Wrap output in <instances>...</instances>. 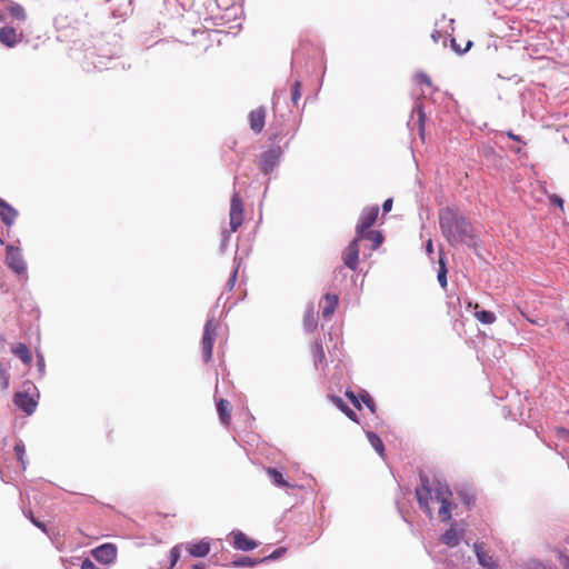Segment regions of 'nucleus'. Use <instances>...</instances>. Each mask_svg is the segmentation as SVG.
Instances as JSON below:
<instances>
[{
  "mask_svg": "<svg viewBox=\"0 0 569 569\" xmlns=\"http://www.w3.org/2000/svg\"><path fill=\"white\" fill-rule=\"evenodd\" d=\"M442 236L451 246H476V234L471 223L455 208H443L439 212Z\"/></svg>",
  "mask_w": 569,
  "mask_h": 569,
  "instance_id": "obj_1",
  "label": "nucleus"
},
{
  "mask_svg": "<svg viewBox=\"0 0 569 569\" xmlns=\"http://www.w3.org/2000/svg\"><path fill=\"white\" fill-rule=\"evenodd\" d=\"M416 497L419 507L427 513L429 518L432 517V510L429 506V502L430 500L435 499L441 505L438 511L440 520L447 522L451 519V512L453 508L451 501L452 492L447 486H439L435 491V496H432L429 479L427 477H421V486L416 489Z\"/></svg>",
  "mask_w": 569,
  "mask_h": 569,
  "instance_id": "obj_2",
  "label": "nucleus"
},
{
  "mask_svg": "<svg viewBox=\"0 0 569 569\" xmlns=\"http://www.w3.org/2000/svg\"><path fill=\"white\" fill-rule=\"evenodd\" d=\"M218 325L213 319H209L203 329V336L201 340V352L202 359L208 363L212 359V348L217 337Z\"/></svg>",
  "mask_w": 569,
  "mask_h": 569,
  "instance_id": "obj_3",
  "label": "nucleus"
},
{
  "mask_svg": "<svg viewBox=\"0 0 569 569\" xmlns=\"http://www.w3.org/2000/svg\"><path fill=\"white\" fill-rule=\"evenodd\" d=\"M6 264L14 273L22 276L27 271V264L22 257L21 249L12 244L6 247Z\"/></svg>",
  "mask_w": 569,
  "mask_h": 569,
  "instance_id": "obj_4",
  "label": "nucleus"
},
{
  "mask_svg": "<svg viewBox=\"0 0 569 569\" xmlns=\"http://www.w3.org/2000/svg\"><path fill=\"white\" fill-rule=\"evenodd\" d=\"M230 228L231 231H237L243 222V202L238 192H234L230 202Z\"/></svg>",
  "mask_w": 569,
  "mask_h": 569,
  "instance_id": "obj_5",
  "label": "nucleus"
},
{
  "mask_svg": "<svg viewBox=\"0 0 569 569\" xmlns=\"http://www.w3.org/2000/svg\"><path fill=\"white\" fill-rule=\"evenodd\" d=\"M362 239L359 237H356L342 251L341 258L343 261V264L352 270L356 271L359 264V242Z\"/></svg>",
  "mask_w": 569,
  "mask_h": 569,
  "instance_id": "obj_6",
  "label": "nucleus"
},
{
  "mask_svg": "<svg viewBox=\"0 0 569 569\" xmlns=\"http://www.w3.org/2000/svg\"><path fill=\"white\" fill-rule=\"evenodd\" d=\"M281 157L280 147H272L269 150L264 151L260 154L259 158V168L264 173H270L274 167L278 164L279 159Z\"/></svg>",
  "mask_w": 569,
  "mask_h": 569,
  "instance_id": "obj_7",
  "label": "nucleus"
},
{
  "mask_svg": "<svg viewBox=\"0 0 569 569\" xmlns=\"http://www.w3.org/2000/svg\"><path fill=\"white\" fill-rule=\"evenodd\" d=\"M379 208L377 206L363 210L359 223L356 227V237L363 239L366 231L373 226L378 219Z\"/></svg>",
  "mask_w": 569,
  "mask_h": 569,
  "instance_id": "obj_8",
  "label": "nucleus"
},
{
  "mask_svg": "<svg viewBox=\"0 0 569 569\" xmlns=\"http://www.w3.org/2000/svg\"><path fill=\"white\" fill-rule=\"evenodd\" d=\"M117 547L113 543H103L91 550L92 557L104 565H110L117 559Z\"/></svg>",
  "mask_w": 569,
  "mask_h": 569,
  "instance_id": "obj_9",
  "label": "nucleus"
},
{
  "mask_svg": "<svg viewBox=\"0 0 569 569\" xmlns=\"http://www.w3.org/2000/svg\"><path fill=\"white\" fill-rule=\"evenodd\" d=\"M23 34L18 33L13 27H2L0 28V42L8 47L12 48L18 44L22 40Z\"/></svg>",
  "mask_w": 569,
  "mask_h": 569,
  "instance_id": "obj_10",
  "label": "nucleus"
},
{
  "mask_svg": "<svg viewBox=\"0 0 569 569\" xmlns=\"http://www.w3.org/2000/svg\"><path fill=\"white\" fill-rule=\"evenodd\" d=\"M13 402L27 415L33 413L37 407V401L27 392H17L13 397Z\"/></svg>",
  "mask_w": 569,
  "mask_h": 569,
  "instance_id": "obj_11",
  "label": "nucleus"
},
{
  "mask_svg": "<svg viewBox=\"0 0 569 569\" xmlns=\"http://www.w3.org/2000/svg\"><path fill=\"white\" fill-rule=\"evenodd\" d=\"M231 536H232V546L237 550L250 551V550H253L258 546L254 540L249 538L242 531L232 532Z\"/></svg>",
  "mask_w": 569,
  "mask_h": 569,
  "instance_id": "obj_12",
  "label": "nucleus"
},
{
  "mask_svg": "<svg viewBox=\"0 0 569 569\" xmlns=\"http://www.w3.org/2000/svg\"><path fill=\"white\" fill-rule=\"evenodd\" d=\"M463 538V530L458 529L456 523H452L448 530L440 537V541L450 547H457Z\"/></svg>",
  "mask_w": 569,
  "mask_h": 569,
  "instance_id": "obj_13",
  "label": "nucleus"
},
{
  "mask_svg": "<svg viewBox=\"0 0 569 569\" xmlns=\"http://www.w3.org/2000/svg\"><path fill=\"white\" fill-rule=\"evenodd\" d=\"M186 550L188 551V553L194 558H202V557H206L210 550H211V545H210V541L204 538V539H201L197 542H191V543H188L186 545Z\"/></svg>",
  "mask_w": 569,
  "mask_h": 569,
  "instance_id": "obj_14",
  "label": "nucleus"
},
{
  "mask_svg": "<svg viewBox=\"0 0 569 569\" xmlns=\"http://www.w3.org/2000/svg\"><path fill=\"white\" fill-rule=\"evenodd\" d=\"M264 122H266V109L263 107H259L249 113L250 129L253 132L260 133L263 130Z\"/></svg>",
  "mask_w": 569,
  "mask_h": 569,
  "instance_id": "obj_15",
  "label": "nucleus"
},
{
  "mask_svg": "<svg viewBox=\"0 0 569 569\" xmlns=\"http://www.w3.org/2000/svg\"><path fill=\"white\" fill-rule=\"evenodd\" d=\"M18 214V211L12 206L0 198V219L8 228L13 226Z\"/></svg>",
  "mask_w": 569,
  "mask_h": 569,
  "instance_id": "obj_16",
  "label": "nucleus"
},
{
  "mask_svg": "<svg viewBox=\"0 0 569 569\" xmlns=\"http://www.w3.org/2000/svg\"><path fill=\"white\" fill-rule=\"evenodd\" d=\"M338 306V296L326 293L323 298L322 316L323 318L331 317Z\"/></svg>",
  "mask_w": 569,
  "mask_h": 569,
  "instance_id": "obj_17",
  "label": "nucleus"
},
{
  "mask_svg": "<svg viewBox=\"0 0 569 569\" xmlns=\"http://www.w3.org/2000/svg\"><path fill=\"white\" fill-rule=\"evenodd\" d=\"M217 411L220 418V421L228 426L231 419V405L226 399H220L217 403Z\"/></svg>",
  "mask_w": 569,
  "mask_h": 569,
  "instance_id": "obj_18",
  "label": "nucleus"
},
{
  "mask_svg": "<svg viewBox=\"0 0 569 569\" xmlns=\"http://www.w3.org/2000/svg\"><path fill=\"white\" fill-rule=\"evenodd\" d=\"M7 12L10 14L11 18L23 22L27 19L26 10L19 3H16L11 0H8L7 2Z\"/></svg>",
  "mask_w": 569,
  "mask_h": 569,
  "instance_id": "obj_19",
  "label": "nucleus"
},
{
  "mask_svg": "<svg viewBox=\"0 0 569 569\" xmlns=\"http://www.w3.org/2000/svg\"><path fill=\"white\" fill-rule=\"evenodd\" d=\"M475 552L477 555L478 561L481 566L492 569L496 567V562L492 557L489 556L482 548L480 543H475L473 546Z\"/></svg>",
  "mask_w": 569,
  "mask_h": 569,
  "instance_id": "obj_20",
  "label": "nucleus"
},
{
  "mask_svg": "<svg viewBox=\"0 0 569 569\" xmlns=\"http://www.w3.org/2000/svg\"><path fill=\"white\" fill-rule=\"evenodd\" d=\"M12 353L17 356L23 363L30 365L32 361V355L29 348L24 343H18L11 349Z\"/></svg>",
  "mask_w": 569,
  "mask_h": 569,
  "instance_id": "obj_21",
  "label": "nucleus"
},
{
  "mask_svg": "<svg viewBox=\"0 0 569 569\" xmlns=\"http://www.w3.org/2000/svg\"><path fill=\"white\" fill-rule=\"evenodd\" d=\"M267 475L270 477L272 483L277 487H291L290 483L283 478L282 473L274 468H267Z\"/></svg>",
  "mask_w": 569,
  "mask_h": 569,
  "instance_id": "obj_22",
  "label": "nucleus"
},
{
  "mask_svg": "<svg viewBox=\"0 0 569 569\" xmlns=\"http://www.w3.org/2000/svg\"><path fill=\"white\" fill-rule=\"evenodd\" d=\"M363 239H368L371 241V250H377L383 242L385 238L382 233L378 230H369L363 234Z\"/></svg>",
  "mask_w": 569,
  "mask_h": 569,
  "instance_id": "obj_23",
  "label": "nucleus"
},
{
  "mask_svg": "<svg viewBox=\"0 0 569 569\" xmlns=\"http://www.w3.org/2000/svg\"><path fill=\"white\" fill-rule=\"evenodd\" d=\"M330 399L332 400V402L352 421L355 422H358V417L356 415V412L350 409L343 401L341 398L339 397H336V396H332L330 397Z\"/></svg>",
  "mask_w": 569,
  "mask_h": 569,
  "instance_id": "obj_24",
  "label": "nucleus"
},
{
  "mask_svg": "<svg viewBox=\"0 0 569 569\" xmlns=\"http://www.w3.org/2000/svg\"><path fill=\"white\" fill-rule=\"evenodd\" d=\"M312 360L316 367L321 365L326 360V353L320 342L316 341L311 346Z\"/></svg>",
  "mask_w": 569,
  "mask_h": 569,
  "instance_id": "obj_25",
  "label": "nucleus"
},
{
  "mask_svg": "<svg viewBox=\"0 0 569 569\" xmlns=\"http://www.w3.org/2000/svg\"><path fill=\"white\" fill-rule=\"evenodd\" d=\"M475 318L483 325H492L496 321V315L492 311L478 310L473 312Z\"/></svg>",
  "mask_w": 569,
  "mask_h": 569,
  "instance_id": "obj_26",
  "label": "nucleus"
},
{
  "mask_svg": "<svg viewBox=\"0 0 569 569\" xmlns=\"http://www.w3.org/2000/svg\"><path fill=\"white\" fill-rule=\"evenodd\" d=\"M367 438H368L370 445L375 448V450L381 457H383L385 456V446H383V442L380 439V437L378 435H376L375 432H372V431H368L367 432Z\"/></svg>",
  "mask_w": 569,
  "mask_h": 569,
  "instance_id": "obj_27",
  "label": "nucleus"
},
{
  "mask_svg": "<svg viewBox=\"0 0 569 569\" xmlns=\"http://www.w3.org/2000/svg\"><path fill=\"white\" fill-rule=\"evenodd\" d=\"M10 385V373L8 367L0 362V390L6 391Z\"/></svg>",
  "mask_w": 569,
  "mask_h": 569,
  "instance_id": "obj_28",
  "label": "nucleus"
},
{
  "mask_svg": "<svg viewBox=\"0 0 569 569\" xmlns=\"http://www.w3.org/2000/svg\"><path fill=\"white\" fill-rule=\"evenodd\" d=\"M14 453L18 459V461L21 463L22 469L26 468V461H24V455H26V447L22 441H18L14 445Z\"/></svg>",
  "mask_w": 569,
  "mask_h": 569,
  "instance_id": "obj_29",
  "label": "nucleus"
},
{
  "mask_svg": "<svg viewBox=\"0 0 569 569\" xmlns=\"http://www.w3.org/2000/svg\"><path fill=\"white\" fill-rule=\"evenodd\" d=\"M259 559H252L250 557H241L232 562L233 567H253L259 563Z\"/></svg>",
  "mask_w": 569,
  "mask_h": 569,
  "instance_id": "obj_30",
  "label": "nucleus"
},
{
  "mask_svg": "<svg viewBox=\"0 0 569 569\" xmlns=\"http://www.w3.org/2000/svg\"><path fill=\"white\" fill-rule=\"evenodd\" d=\"M438 281L442 288L447 287V268L442 258L439 259Z\"/></svg>",
  "mask_w": 569,
  "mask_h": 569,
  "instance_id": "obj_31",
  "label": "nucleus"
},
{
  "mask_svg": "<svg viewBox=\"0 0 569 569\" xmlns=\"http://www.w3.org/2000/svg\"><path fill=\"white\" fill-rule=\"evenodd\" d=\"M183 545H177L170 550V569L173 568L180 559L181 548Z\"/></svg>",
  "mask_w": 569,
  "mask_h": 569,
  "instance_id": "obj_32",
  "label": "nucleus"
},
{
  "mask_svg": "<svg viewBox=\"0 0 569 569\" xmlns=\"http://www.w3.org/2000/svg\"><path fill=\"white\" fill-rule=\"evenodd\" d=\"M301 98V82L296 80L292 84L291 89V101L293 104H297Z\"/></svg>",
  "mask_w": 569,
  "mask_h": 569,
  "instance_id": "obj_33",
  "label": "nucleus"
},
{
  "mask_svg": "<svg viewBox=\"0 0 569 569\" xmlns=\"http://www.w3.org/2000/svg\"><path fill=\"white\" fill-rule=\"evenodd\" d=\"M472 46V41L471 40H468L465 46H459V43L457 42V40L453 38L451 39V48L457 52V53H465L467 52Z\"/></svg>",
  "mask_w": 569,
  "mask_h": 569,
  "instance_id": "obj_34",
  "label": "nucleus"
},
{
  "mask_svg": "<svg viewBox=\"0 0 569 569\" xmlns=\"http://www.w3.org/2000/svg\"><path fill=\"white\" fill-rule=\"evenodd\" d=\"M360 397V402H363L372 413L376 412V403L373 401V399L371 398V396L368 393V392H363V393H360L359 395Z\"/></svg>",
  "mask_w": 569,
  "mask_h": 569,
  "instance_id": "obj_35",
  "label": "nucleus"
},
{
  "mask_svg": "<svg viewBox=\"0 0 569 569\" xmlns=\"http://www.w3.org/2000/svg\"><path fill=\"white\" fill-rule=\"evenodd\" d=\"M286 552H287V549L283 547H280V548L276 549L273 552H271L269 556H267L262 559H259V561L264 562L268 560H276V559L282 557Z\"/></svg>",
  "mask_w": 569,
  "mask_h": 569,
  "instance_id": "obj_36",
  "label": "nucleus"
},
{
  "mask_svg": "<svg viewBox=\"0 0 569 569\" xmlns=\"http://www.w3.org/2000/svg\"><path fill=\"white\" fill-rule=\"evenodd\" d=\"M555 433L559 440L569 442V429H567L565 427H556Z\"/></svg>",
  "mask_w": 569,
  "mask_h": 569,
  "instance_id": "obj_37",
  "label": "nucleus"
},
{
  "mask_svg": "<svg viewBox=\"0 0 569 569\" xmlns=\"http://www.w3.org/2000/svg\"><path fill=\"white\" fill-rule=\"evenodd\" d=\"M416 81L419 83V84H426L428 87H431L432 86V81H431V78L427 74V73H423V72H420L416 76Z\"/></svg>",
  "mask_w": 569,
  "mask_h": 569,
  "instance_id": "obj_38",
  "label": "nucleus"
},
{
  "mask_svg": "<svg viewBox=\"0 0 569 569\" xmlns=\"http://www.w3.org/2000/svg\"><path fill=\"white\" fill-rule=\"evenodd\" d=\"M27 517L31 520V522L37 527L39 528L40 530H42L44 533L48 532L47 530V526L41 522L40 520H38L37 518H34L33 513L31 511L28 512Z\"/></svg>",
  "mask_w": 569,
  "mask_h": 569,
  "instance_id": "obj_39",
  "label": "nucleus"
},
{
  "mask_svg": "<svg viewBox=\"0 0 569 569\" xmlns=\"http://www.w3.org/2000/svg\"><path fill=\"white\" fill-rule=\"evenodd\" d=\"M529 569H556L549 565H546L541 561L533 560L529 563Z\"/></svg>",
  "mask_w": 569,
  "mask_h": 569,
  "instance_id": "obj_40",
  "label": "nucleus"
},
{
  "mask_svg": "<svg viewBox=\"0 0 569 569\" xmlns=\"http://www.w3.org/2000/svg\"><path fill=\"white\" fill-rule=\"evenodd\" d=\"M549 199H550L551 203L557 204L561 210H563V200H562V198H560L557 194H551L549 197Z\"/></svg>",
  "mask_w": 569,
  "mask_h": 569,
  "instance_id": "obj_41",
  "label": "nucleus"
},
{
  "mask_svg": "<svg viewBox=\"0 0 569 569\" xmlns=\"http://www.w3.org/2000/svg\"><path fill=\"white\" fill-rule=\"evenodd\" d=\"M81 569H99L89 558H86L81 563Z\"/></svg>",
  "mask_w": 569,
  "mask_h": 569,
  "instance_id": "obj_42",
  "label": "nucleus"
},
{
  "mask_svg": "<svg viewBox=\"0 0 569 569\" xmlns=\"http://www.w3.org/2000/svg\"><path fill=\"white\" fill-rule=\"evenodd\" d=\"M8 0H0V21L6 19L4 13L7 12Z\"/></svg>",
  "mask_w": 569,
  "mask_h": 569,
  "instance_id": "obj_43",
  "label": "nucleus"
},
{
  "mask_svg": "<svg viewBox=\"0 0 569 569\" xmlns=\"http://www.w3.org/2000/svg\"><path fill=\"white\" fill-rule=\"evenodd\" d=\"M392 204H393L392 199L389 198V199L385 200V202L382 204L383 212H389L392 208Z\"/></svg>",
  "mask_w": 569,
  "mask_h": 569,
  "instance_id": "obj_44",
  "label": "nucleus"
},
{
  "mask_svg": "<svg viewBox=\"0 0 569 569\" xmlns=\"http://www.w3.org/2000/svg\"><path fill=\"white\" fill-rule=\"evenodd\" d=\"M467 307H468V308H470V309H472V310H473V312H475V311H478V310L480 309L479 303H478V302H472V301H468V302H467Z\"/></svg>",
  "mask_w": 569,
  "mask_h": 569,
  "instance_id": "obj_45",
  "label": "nucleus"
},
{
  "mask_svg": "<svg viewBox=\"0 0 569 569\" xmlns=\"http://www.w3.org/2000/svg\"><path fill=\"white\" fill-rule=\"evenodd\" d=\"M350 401L357 409H361L360 397L355 396V398L350 399Z\"/></svg>",
  "mask_w": 569,
  "mask_h": 569,
  "instance_id": "obj_46",
  "label": "nucleus"
},
{
  "mask_svg": "<svg viewBox=\"0 0 569 569\" xmlns=\"http://www.w3.org/2000/svg\"><path fill=\"white\" fill-rule=\"evenodd\" d=\"M431 38H432L433 42H436V43H437V42L440 40L441 34H440L438 31H433V32L431 33Z\"/></svg>",
  "mask_w": 569,
  "mask_h": 569,
  "instance_id": "obj_47",
  "label": "nucleus"
},
{
  "mask_svg": "<svg viewBox=\"0 0 569 569\" xmlns=\"http://www.w3.org/2000/svg\"><path fill=\"white\" fill-rule=\"evenodd\" d=\"M236 278H237V271H234L233 274L231 276V278L229 279L230 289L233 287Z\"/></svg>",
  "mask_w": 569,
  "mask_h": 569,
  "instance_id": "obj_48",
  "label": "nucleus"
},
{
  "mask_svg": "<svg viewBox=\"0 0 569 569\" xmlns=\"http://www.w3.org/2000/svg\"><path fill=\"white\" fill-rule=\"evenodd\" d=\"M192 569H206V565H203V563H201V562H199V563H194V565L192 566Z\"/></svg>",
  "mask_w": 569,
  "mask_h": 569,
  "instance_id": "obj_49",
  "label": "nucleus"
},
{
  "mask_svg": "<svg viewBox=\"0 0 569 569\" xmlns=\"http://www.w3.org/2000/svg\"><path fill=\"white\" fill-rule=\"evenodd\" d=\"M355 396H356V395L353 393V391H351V390H347V391H346V397H347L349 400H350V399H352V398H355Z\"/></svg>",
  "mask_w": 569,
  "mask_h": 569,
  "instance_id": "obj_50",
  "label": "nucleus"
},
{
  "mask_svg": "<svg viewBox=\"0 0 569 569\" xmlns=\"http://www.w3.org/2000/svg\"><path fill=\"white\" fill-rule=\"evenodd\" d=\"M521 315L531 323L539 325L536 320L530 319L525 312H521Z\"/></svg>",
  "mask_w": 569,
  "mask_h": 569,
  "instance_id": "obj_51",
  "label": "nucleus"
},
{
  "mask_svg": "<svg viewBox=\"0 0 569 569\" xmlns=\"http://www.w3.org/2000/svg\"><path fill=\"white\" fill-rule=\"evenodd\" d=\"M427 251H428V252H432V241H431V240H429V241L427 242Z\"/></svg>",
  "mask_w": 569,
  "mask_h": 569,
  "instance_id": "obj_52",
  "label": "nucleus"
},
{
  "mask_svg": "<svg viewBox=\"0 0 569 569\" xmlns=\"http://www.w3.org/2000/svg\"><path fill=\"white\" fill-rule=\"evenodd\" d=\"M563 567L565 569H569V558L566 559Z\"/></svg>",
  "mask_w": 569,
  "mask_h": 569,
  "instance_id": "obj_53",
  "label": "nucleus"
},
{
  "mask_svg": "<svg viewBox=\"0 0 569 569\" xmlns=\"http://www.w3.org/2000/svg\"><path fill=\"white\" fill-rule=\"evenodd\" d=\"M509 137L512 138V139H517V137L515 134H511V133H509Z\"/></svg>",
  "mask_w": 569,
  "mask_h": 569,
  "instance_id": "obj_54",
  "label": "nucleus"
},
{
  "mask_svg": "<svg viewBox=\"0 0 569 569\" xmlns=\"http://www.w3.org/2000/svg\"><path fill=\"white\" fill-rule=\"evenodd\" d=\"M0 244H3V240L0 238Z\"/></svg>",
  "mask_w": 569,
  "mask_h": 569,
  "instance_id": "obj_55",
  "label": "nucleus"
}]
</instances>
